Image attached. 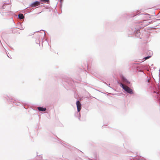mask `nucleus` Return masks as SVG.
Listing matches in <instances>:
<instances>
[{"label": "nucleus", "instance_id": "obj_1", "mask_svg": "<svg viewBox=\"0 0 160 160\" xmlns=\"http://www.w3.org/2000/svg\"><path fill=\"white\" fill-rule=\"evenodd\" d=\"M120 85L123 89L127 92L131 94H133V92L132 90L129 87L121 83L120 84Z\"/></svg>", "mask_w": 160, "mask_h": 160}, {"label": "nucleus", "instance_id": "obj_2", "mask_svg": "<svg viewBox=\"0 0 160 160\" xmlns=\"http://www.w3.org/2000/svg\"><path fill=\"white\" fill-rule=\"evenodd\" d=\"M76 105L78 111L79 112L81 109L82 105L80 102L78 101L76 102Z\"/></svg>", "mask_w": 160, "mask_h": 160}, {"label": "nucleus", "instance_id": "obj_3", "mask_svg": "<svg viewBox=\"0 0 160 160\" xmlns=\"http://www.w3.org/2000/svg\"><path fill=\"white\" fill-rule=\"evenodd\" d=\"M40 4V2L38 1H36L32 4V6H36L39 5Z\"/></svg>", "mask_w": 160, "mask_h": 160}, {"label": "nucleus", "instance_id": "obj_4", "mask_svg": "<svg viewBox=\"0 0 160 160\" xmlns=\"http://www.w3.org/2000/svg\"><path fill=\"white\" fill-rule=\"evenodd\" d=\"M38 109L39 111H44L46 110V108H43L41 107H38Z\"/></svg>", "mask_w": 160, "mask_h": 160}, {"label": "nucleus", "instance_id": "obj_5", "mask_svg": "<svg viewBox=\"0 0 160 160\" xmlns=\"http://www.w3.org/2000/svg\"><path fill=\"white\" fill-rule=\"evenodd\" d=\"M19 18L20 19H23L24 18V16H23V14H20L18 15Z\"/></svg>", "mask_w": 160, "mask_h": 160}, {"label": "nucleus", "instance_id": "obj_6", "mask_svg": "<svg viewBox=\"0 0 160 160\" xmlns=\"http://www.w3.org/2000/svg\"><path fill=\"white\" fill-rule=\"evenodd\" d=\"M157 94L158 98L159 99H160V93L158 92L157 93Z\"/></svg>", "mask_w": 160, "mask_h": 160}, {"label": "nucleus", "instance_id": "obj_7", "mask_svg": "<svg viewBox=\"0 0 160 160\" xmlns=\"http://www.w3.org/2000/svg\"><path fill=\"white\" fill-rule=\"evenodd\" d=\"M151 56H148V57H146L144 58V59H145V60H147V59H149L151 57Z\"/></svg>", "mask_w": 160, "mask_h": 160}, {"label": "nucleus", "instance_id": "obj_8", "mask_svg": "<svg viewBox=\"0 0 160 160\" xmlns=\"http://www.w3.org/2000/svg\"><path fill=\"white\" fill-rule=\"evenodd\" d=\"M41 1H44L45 2H48L49 1V0H41Z\"/></svg>", "mask_w": 160, "mask_h": 160}, {"label": "nucleus", "instance_id": "obj_9", "mask_svg": "<svg viewBox=\"0 0 160 160\" xmlns=\"http://www.w3.org/2000/svg\"><path fill=\"white\" fill-rule=\"evenodd\" d=\"M60 1H61V0H60Z\"/></svg>", "mask_w": 160, "mask_h": 160}]
</instances>
